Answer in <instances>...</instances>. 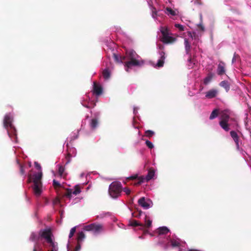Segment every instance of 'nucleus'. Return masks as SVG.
<instances>
[{"label": "nucleus", "instance_id": "f257e3e1", "mask_svg": "<svg viewBox=\"0 0 251 251\" xmlns=\"http://www.w3.org/2000/svg\"><path fill=\"white\" fill-rule=\"evenodd\" d=\"M34 165L35 167L38 170H40V172L33 175V176H31V175H29L28 181L29 182H30L32 180L34 183V185L33 187V192L35 195L38 197L40 196L42 192V183L41 182V179L43 174L41 171V165L39 164V163L37 162H35Z\"/></svg>", "mask_w": 251, "mask_h": 251}, {"label": "nucleus", "instance_id": "f03ea898", "mask_svg": "<svg viewBox=\"0 0 251 251\" xmlns=\"http://www.w3.org/2000/svg\"><path fill=\"white\" fill-rule=\"evenodd\" d=\"M231 113V111L229 109L223 110L220 112V126L226 131H228L229 130L228 122Z\"/></svg>", "mask_w": 251, "mask_h": 251}, {"label": "nucleus", "instance_id": "7ed1b4c3", "mask_svg": "<svg viewBox=\"0 0 251 251\" xmlns=\"http://www.w3.org/2000/svg\"><path fill=\"white\" fill-rule=\"evenodd\" d=\"M161 33L160 40L164 44H173L176 42V38L172 36V34L167 27H161Z\"/></svg>", "mask_w": 251, "mask_h": 251}, {"label": "nucleus", "instance_id": "20e7f679", "mask_svg": "<svg viewBox=\"0 0 251 251\" xmlns=\"http://www.w3.org/2000/svg\"><path fill=\"white\" fill-rule=\"evenodd\" d=\"M122 190V186L121 183L114 181L110 184L108 192L111 197L115 199V198H117L121 195Z\"/></svg>", "mask_w": 251, "mask_h": 251}, {"label": "nucleus", "instance_id": "39448f33", "mask_svg": "<svg viewBox=\"0 0 251 251\" xmlns=\"http://www.w3.org/2000/svg\"><path fill=\"white\" fill-rule=\"evenodd\" d=\"M83 229L86 231H91L94 234H99L103 230V227L102 224L93 223L84 226Z\"/></svg>", "mask_w": 251, "mask_h": 251}, {"label": "nucleus", "instance_id": "423d86ee", "mask_svg": "<svg viewBox=\"0 0 251 251\" xmlns=\"http://www.w3.org/2000/svg\"><path fill=\"white\" fill-rule=\"evenodd\" d=\"M144 62L140 61L138 58L130 59L125 62V67L126 72H129V69L131 68L132 66H140L143 65Z\"/></svg>", "mask_w": 251, "mask_h": 251}, {"label": "nucleus", "instance_id": "0eeeda50", "mask_svg": "<svg viewBox=\"0 0 251 251\" xmlns=\"http://www.w3.org/2000/svg\"><path fill=\"white\" fill-rule=\"evenodd\" d=\"M40 238H44L46 240L47 243L51 241L52 236V233L50 228H47L45 229H41Z\"/></svg>", "mask_w": 251, "mask_h": 251}, {"label": "nucleus", "instance_id": "6e6552de", "mask_svg": "<svg viewBox=\"0 0 251 251\" xmlns=\"http://www.w3.org/2000/svg\"><path fill=\"white\" fill-rule=\"evenodd\" d=\"M81 192L80 188L79 185H76L75 186V190H73L71 189H67L66 192L65 193V196L71 199L72 195H77Z\"/></svg>", "mask_w": 251, "mask_h": 251}, {"label": "nucleus", "instance_id": "1a4fd4ad", "mask_svg": "<svg viewBox=\"0 0 251 251\" xmlns=\"http://www.w3.org/2000/svg\"><path fill=\"white\" fill-rule=\"evenodd\" d=\"M13 118L10 114L5 115L3 120V126L7 130L8 128L12 127Z\"/></svg>", "mask_w": 251, "mask_h": 251}, {"label": "nucleus", "instance_id": "9d476101", "mask_svg": "<svg viewBox=\"0 0 251 251\" xmlns=\"http://www.w3.org/2000/svg\"><path fill=\"white\" fill-rule=\"evenodd\" d=\"M226 64L223 61H220L217 66V74L219 75H223L226 73Z\"/></svg>", "mask_w": 251, "mask_h": 251}, {"label": "nucleus", "instance_id": "9b49d317", "mask_svg": "<svg viewBox=\"0 0 251 251\" xmlns=\"http://www.w3.org/2000/svg\"><path fill=\"white\" fill-rule=\"evenodd\" d=\"M93 93L96 96H100L102 93V87L96 82H93Z\"/></svg>", "mask_w": 251, "mask_h": 251}, {"label": "nucleus", "instance_id": "f8f14e48", "mask_svg": "<svg viewBox=\"0 0 251 251\" xmlns=\"http://www.w3.org/2000/svg\"><path fill=\"white\" fill-rule=\"evenodd\" d=\"M218 94V91L217 89H212L205 93V98L208 99H213V98L217 96Z\"/></svg>", "mask_w": 251, "mask_h": 251}, {"label": "nucleus", "instance_id": "ddd939ff", "mask_svg": "<svg viewBox=\"0 0 251 251\" xmlns=\"http://www.w3.org/2000/svg\"><path fill=\"white\" fill-rule=\"evenodd\" d=\"M160 58L158 60L157 63L155 65L157 67H163L164 65V60L166 58L165 53L164 51H161L159 52Z\"/></svg>", "mask_w": 251, "mask_h": 251}, {"label": "nucleus", "instance_id": "4468645a", "mask_svg": "<svg viewBox=\"0 0 251 251\" xmlns=\"http://www.w3.org/2000/svg\"><path fill=\"white\" fill-rule=\"evenodd\" d=\"M138 202L141 206L143 207L144 209H147L150 208V203L146 201L144 197H141L140 199H139Z\"/></svg>", "mask_w": 251, "mask_h": 251}, {"label": "nucleus", "instance_id": "2eb2a0df", "mask_svg": "<svg viewBox=\"0 0 251 251\" xmlns=\"http://www.w3.org/2000/svg\"><path fill=\"white\" fill-rule=\"evenodd\" d=\"M127 59H135L139 57L136 52L133 50H129L126 51Z\"/></svg>", "mask_w": 251, "mask_h": 251}, {"label": "nucleus", "instance_id": "dca6fc26", "mask_svg": "<svg viewBox=\"0 0 251 251\" xmlns=\"http://www.w3.org/2000/svg\"><path fill=\"white\" fill-rule=\"evenodd\" d=\"M40 239L41 236L40 231H39L38 234L35 232H32L29 237V240L31 241L35 242V243H38V241L40 240Z\"/></svg>", "mask_w": 251, "mask_h": 251}, {"label": "nucleus", "instance_id": "f3484780", "mask_svg": "<svg viewBox=\"0 0 251 251\" xmlns=\"http://www.w3.org/2000/svg\"><path fill=\"white\" fill-rule=\"evenodd\" d=\"M48 244H49L48 247L49 250L48 251H58V244L57 243L54 242V241H53L52 238L51 239L50 242L48 243Z\"/></svg>", "mask_w": 251, "mask_h": 251}, {"label": "nucleus", "instance_id": "a211bd4d", "mask_svg": "<svg viewBox=\"0 0 251 251\" xmlns=\"http://www.w3.org/2000/svg\"><path fill=\"white\" fill-rule=\"evenodd\" d=\"M8 134L11 138H14L17 135V131L14 126L7 129Z\"/></svg>", "mask_w": 251, "mask_h": 251}, {"label": "nucleus", "instance_id": "6ab92c4d", "mask_svg": "<svg viewBox=\"0 0 251 251\" xmlns=\"http://www.w3.org/2000/svg\"><path fill=\"white\" fill-rule=\"evenodd\" d=\"M230 133L234 141L235 142L237 148H239V137L238 134L236 131L233 130L231 131Z\"/></svg>", "mask_w": 251, "mask_h": 251}, {"label": "nucleus", "instance_id": "aec40b11", "mask_svg": "<svg viewBox=\"0 0 251 251\" xmlns=\"http://www.w3.org/2000/svg\"><path fill=\"white\" fill-rule=\"evenodd\" d=\"M155 175V171L152 168H150L148 175L146 176V180L147 182L149 181Z\"/></svg>", "mask_w": 251, "mask_h": 251}, {"label": "nucleus", "instance_id": "412c9836", "mask_svg": "<svg viewBox=\"0 0 251 251\" xmlns=\"http://www.w3.org/2000/svg\"><path fill=\"white\" fill-rule=\"evenodd\" d=\"M185 50L187 54H189L191 51V44L187 38L184 39Z\"/></svg>", "mask_w": 251, "mask_h": 251}, {"label": "nucleus", "instance_id": "4be33fe9", "mask_svg": "<svg viewBox=\"0 0 251 251\" xmlns=\"http://www.w3.org/2000/svg\"><path fill=\"white\" fill-rule=\"evenodd\" d=\"M214 75L212 73H209L206 77L203 79V83L205 85H208V84L211 82L212 79L213 78Z\"/></svg>", "mask_w": 251, "mask_h": 251}, {"label": "nucleus", "instance_id": "5701e85b", "mask_svg": "<svg viewBox=\"0 0 251 251\" xmlns=\"http://www.w3.org/2000/svg\"><path fill=\"white\" fill-rule=\"evenodd\" d=\"M220 86L224 88L226 92H228L230 89V85L227 80H223L220 82Z\"/></svg>", "mask_w": 251, "mask_h": 251}, {"label": "nucleus", "instance_id": "b1692460", "mask_svg": "<svg viewBox=\"0 0 251 251\" xmlns=\"http://www.w3.org/2000/svg\"><path fill=\"white\" fill-rule=\"evenodd\" d=\"M157 230L159 234H166L170 231V230L166 226L158 227Z\"/></svg>", "mask_w": 251, "mask_h": 251}, {"label": "nucleus", "instance_id": "393cba45", "mask_svg": "<svg viewBox=\"0 0 251 251\" xmlns=\"http://www.w3.org/2000/svg\"><path fill=\"white\" fill-rule=\"evenodd\" d=\"M102 75L105 79H108V78H109L111 75V73L109 71V69L106 68L104 70H103L102 72Z\"/></svg>", "mask_w": 251, "mask_h": 251}, {"label": "nucleus", "instance_id": "a878e982", "mask_svg": "<svg viewBox=\"0 0 251 251\" xmlns=\"http://www.w3.org/2000/svg\"><path fill=\"white\" fill-rule=\"evenodd\" d=\"M85 237V233L83 231H80L77 234V242L81 244Z\"/></svg>", "mask_w": 251, "mask_h": 251}, {"label": "nucleus", "instance_id": "bb28decb", "mask_svg": "<svg viewBox=\"0 0 251 251\" xmlns=\"http://www.w3.org/2000/svg\"><path fill=\"white\" fill-rule=\"evenodd\" d=\"M219 114V110L217 109H214L211 113V115L209 117L210 120H213L214 118L217 117L218 114Z\"/></svg>", "mask_w": 251, "mask_h": 251}, {"label": "nucleus", "instance_id": "cd10ccee", "mask_svg": "<svg viewBox=\"0 0 251 251\" xmlns=\"http://www.w3.org/2000/svg\"><path fill=\"white\" fill-rule=\"evenodd\" d=\"M98 125V121L97 119H93L90 121V127L92 129H95Z\"/></svg>", "mask_w": 251, "mask_h": 251}, {"label": "nucleus", "instance_id": "c85d7f7f", "mask_svg": "<svg viewBox=\"0 0 251 251\" xmlns=\"http://www.w3.org/2000/svg\"><path fill=\"white\" fill-rule=\"evenodd\" d=\"M130 225L131 226H140L141 227L144 226L143 224L139 223L138 222V221L135 220H133L131 221L130 223Z\"/></svg>", "mask_w": 251, "mask_h": 251}, {"label": "nucleus", "instance_id": "c756f323", "mask_svg": "<svg viewBox=\"0 0 251 251\" xmlns=\"http://www.w3.org/2000/svg\"><path fill=\"white\" fill-rule=\"evenodd\" d=\"M201 22L199 24L197 25V26L200 30L204 31L205 30V27L202 25V14H200Z\"/></svg>", "mask_w": 251, "mask_h": 251}, {"label": "nucleus", "instance_id": "7c9ffc66", "mask_svg": "<svg viewBox=\"0 0 251 251\" xmlns=\"http://www.w3.org/2000/svg\"><path fill=\"white\" fill-rule=\"evenodd\" d=\"M145 224L144 225L143 227H146L147 228H149L152 225V221L150 219H148V216H145Z\"/></svg>", "mask_w": 251, "mask_h": 251}, {"label": "nucleus", "instance_id": "2f4dec72", "mask_svg": "<svg viewBox=\"0 0 251 251\" xmlns=\"http://www.w3.org/2000/svg\"><path fill=\"white\" fill-rule=\"evenodd\" d=\"M142 213V210L137 209L132 213V216L136 218H140Z\"/></svg>", "mask_w": 251, "mask_h": 251}, {"label": "nucleus", "instance_id": "473e14b6", "mask_svg": "<svg viewBox=\"0 0 251 251\" xmlns=\"http://www.w3.org/2000/svg\"><path fill=\"white\" fill-rule=\"evenodd\" d=\"M42 249L38 243H36L34 244V247L33 251H42Z\"/></svg>", "mask_w": 251, "mask_h": 251}, {"label": "nucleus", "instance_id": "72a5a7b5", "mask_svg": "<svg viewBox=\"0 0 251 251\" xmlns=\"http://www.w3.org/2000/svg\"><path fill=\"white\" fill-rule=\"evenodd\" d=\"M154 134V131L150 130H146L145 132L146 136L149 138L152 137Z\"/></svg>", "mask_w": 251, "mask_h": 251}, {"label": "nucleus", "instance_id": "f704fd0d", "mask_svg": "<svg viewBox=\"0 0 251 251\" xmlns=\"http://www.w3.org/2000/svg\"><path fill=\"white\" fill-rule=\"evenodd\" d=\"M64 168L63 166L61 165L58 168V174L60 176H62L64 175Z\"/></svg>", "mask_w": 251, "mask_h": 251}, {"label": "nucleus", "instance_id": "c9c22d12", "mask_svg": "<svg viewBox=\"0 0 251 251\" xmlns=\"http://www.w3.org/2000/svg\"><path fill=\"white\" fill-rule=\"evenodd\" d=\"M166 11L168 13L172 15H176V11L171 9V7H167L166 9Z\"/></svg>", "mask_w": 251, "mask_h": 251}, {"label": "nucleus", "instance_id": "e433bc0d", "mask_svg": "<svg viewBox=\"0 0 251 251\" xmlns=\"http://www.w3.org/2000/svg\"><path fill=\"white\" fill-rule=\"evenodd\" d=\"M76 231V227L75 226V227H73L71 230H70V234H69V237L70 238H72V237H73L74 236V234L75 233Z\"/></svg>", "mask_w": 251, "mask_h": 251}, {"label": "nucleus", "instance_id": "4c0bfd02", "mask_svg": "<svg viewBox=\"0 0 251 251\" xmlns=\"http://www.w3.org/2000/svg\"><path fill=\"white\" fill-rule=\"evenodd\" d=\"M171 245L173 247H179L180 244L178 241H177L176 240H172L171 241Z\"/></svg>", "mask_w": 251, "mask_h": 251}, {"label": "nucleus", "instance_id": "58836bf2", "mask_svg": "<svg viewBox=\"0 0 251 251\" xmlns=\"http://www.w3.org/2000/svg\"><path fill=\"white\" fill-rule=\"evenodd\" d=\"M53 185L55 188H59V187L61 186L60 183L58 181L55 180V179L53 180Z\"/></svg>", "mask_w": 251, "mask_h": 251}, {"label": "nucleus", "instance_id": "ea45409f", "mask_svg": "<svg viewBox=\"0 0 251 251\" xmlns=\"http://www.w3.org/2000/svg\"><path fill=\"white\" fill-rule=\"evenodd\" d=\"M175 27L178 28L179 31H182L184 30V26L182 25L176 24L175 25Z\"/></svg>", "mask_w": 251, "mask_h": 251}, {"label": "nucleus", "instance_id": "a19ab883", "mask_svg": "<svg viewBox=\"0 0 251 251\" xmlns=\"http://www.w3.org/2000/svg\"><path fill=\"white\" fill-rule=\"evenodd\" d=\"M240 58V56L236 53H234L233 57L232 59V63H234L236 60H238Z\"/></svg>", "mask_w": 251, "mask_h": 251}, {"label": "nucleus", "instance_id": "79ce46f5", "mask_svg": "<svg viewBox=\"0 0 251 251\" xmlns=\"http://www.w3.org/2000/svg\"><path fill=\"white\" fill-rule=\"evenodd\" d=\"M146 144L148 146V147L150 149H152L154 147L152 143V142L149 140L146 141Z\"/></svg>", "mask_w": 251, "mask_h": 251}, {"label": "nucleus", "instance_id": "37998d69", "mask_svg": "<svg viewBox=\"0 0 251 251\" xmlns=\"http://www.w3.org/2000/svg\"><path fill=\"white\" fill-rule=\"evenodd\" d=\"M187 34L188 36H189V37L192 39H193L194 38H195L196 37V32H193V33H192V32L191 31H188L187 32Z\"/></svg>", "mask_w": 251, "mask_h": 251}, {"label": "nucleus", "instance_id": "c03bdc74", "mask_svg": "<svg viewBox=\"0 0 251 251\" xmlns=\"http://www.w3.org/2000/svg\"><path fill=\"white\" fill-rule=\"evenodd\" d=\"M138 179L139 181L138 182L137 184L139 185V184L144 182L146 179V177L145 178L144 176H140Z\"/></svg>", "mask_w": 251, "mask_h": 251}, {"label": "nucleus", "instance_id": "a18cd8bd", "mask_svg": "<svg viewBox=\"0 0 251 251\" xmlns=\"http://www.w3.org/2000/svg\"><path fill=\"white\" fill-rule=\"evenodd\" d=\"M127 59L126 55V54L125 56H120V63H124L126 62V60Z\"/></svg>", "mask_w": 251, "mask_h": 251}, {"label": "nucleus", "instance_id": "49530a36", "mask_svg": "<svg viewBox=\"0 0 251 251\" xmlns=\"http://www.w3.org/2000/svg\"><path fill=\"white\" fill-rule=\"evenodd\" d=\"M123 190L124 192H125L126 194L127 195H130L131 193V190L129 188L126 187L124 188Z\"/></svg>", "mask_w": 251, "mask_h": 251}, {"label": "nucleus", "instance_id": "de8ad7c7", "mask_svg": "<svg viewBox=\"0 0 251 251\" xmlns=\"http://www.w3.org/2000/svg\"><path fill=\"white\" fill-rule=\"evenodd\" d=\"M72 157V155L70 153H68L67 154V156H66V159H67V162L66 163H69L71 161V160H70V158Z\"/></svg>", "mask_w": 251, "mask_h": 251}, {"label": "nucleus", "instance_id": "09e8293b", "mask_svg": "<svg viewBox=\"0 0 251 251\" xmlns=\"http://www.w3.org/2000/svg\"><path fill=\"white\" fill-rule=\"evenodd\" d=\"M81 244L79 243H77V245H76L75 250L74 251H79L81 249Z\"/></svg>", "mask_w": 251, "mask_h": 251}, {"label": "nucleus", "instance_id": "8fccbe9b", "mask_svg": "<svg viewBox=\"0 0 251 251\" xmlns=\"http://www.w3.org/2000/svg\"><path fill=\"white\" fill-rule=\"evenodd\" d=\"M114 58L117 62H120V57H118L117 54H114Z\"/></svg>", "mask_w": 251, "mask_h": 251}, {"label": "nucleus", "instance_id": "3c124183", "mask_svg": "<svg viewBox=\"0 0 251 251\" xmlns=\"http://www.w3.org/2000/svg\"><path fill=\"white\" fill-rule=\"evenodd\" d=\"M20 172L21 175H23L25 174V169L22 165H20Z\"/></svg>", "mask_w": 251, "mask_h": 251}, {"label": "nucleus", "instance_id": "603ef678", "mask_svg": "<svg viewBox=\"0 0 251 251\" xmlns=\"http://www.w3.org/2000/svg\"><path fill=\"white\" fill-rule=\"evenodd\" d=\"M138 177L137 175H134V176H130L129 177V179H135L136 178H137Z\"/></svg>", "mask_w": 251, "mask_h": 251}, {"label": "nucleus", "instance_id": "864d4df0", "mask_svg": "<svg viewBox=\"0 0 251 251\" xmlns=\"http://www.w3.org/2000/svg\"><path fill=\"white\" fill-rule=\"evenodd\" d=\"M196 3L199 4H202L201 0H196Z\"/></svg>", "mask_w": 251, "mask_h": 251}, {"label": "nucleus", "instance_id": "5fc2aeb1", "mask_svg": "<svg viewBox=\"0 0 251 251\" xmlns=\"http://www.w3.org/2000/svg\"><path fill=\"white\" fill-rule=\"evenodd\" d=\"M159 49H164V47H163V45H160L159 46Z\"/></svg>", "mask_w": 251, "mask_h": 251}, {"label": "nucleus", "instance_id": "6e6d98bb", "mask_svg": "<svg viewBox=\"0 0 251 251\" xmlns=\"http://www.w3.org/2000/svg\"><path fill=\"white\" fill-rule=\"evenodd\" d=\"M189 251H198V250H191Z\"/></svg>", "mask_w": 251, "mask_h": 251}, {"label": "nucleus", "instance_id": "4d7b16f0", "mask_svg": "<svg viewBox=\"0 0 251 251\" xmlns=\"http://www.w3.org/2000/svg\"><path fill=\"white\" fill-rule=\"evenodd\" d=\"M83 106H84L85 107H86L87 108H90V107L89 106H88V105H83Z\"/></svg>", "mask_w": 251, "mask_h": 251}]
</instances>
